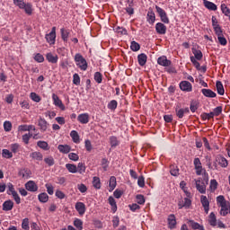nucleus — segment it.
Instances as JSON below:
<instances>
[{"instance_id":"24","label":"nucleus","mask_w":230,"mask_h":230,"mask_svg":"<svg viewBox=\"0 0 230 230\" xmlns=\"http://www.w3.org/2000/svg\"><path fill=\"white\" fill-rule=\"evenodd\" d=\"M146 21L149 24H154V22H155V13H154V11H148Z\"/></svg>"},{"instance_id":"60","label":"nucleus","mask_w":230,"mask_h":230,"mask_svg":"<svg viewBox=\"0 0 230 230\" xmlns=\"http://www.w3.org/2000/svg\"><path fill=\"white\" fill-rule=\"evenodd\" d=\"M4 129L5 132H10L12 130V122L4 121Z\"/></svg>"},{"instance_id":"38","label":"nucleus","mask_w":230,"mask_h":230,"mask_svg":"<svg viewBox=\"0 0 230 230\" xmlns=\"http://www.w3.org/2000/svg\"><path fill=\"white\" fill-rule=\"evenodd\" d=\"M74 226L77 230H82L84 229V221H82V219L76 218L74 221Z\"/></svg>"},{"instance_id":"61","label":"nucleus","mask_w":230,"mask_h":230,"mask_svg":"<svg viewBox=\"0 0 230 230\" xmlns=\"http://www.w3.org/2000/svg\"><path fill=\"white\" fill-rule=\"evenodd\" d=\"M213 116H220L222 114V106H217L212 111Z\"/></svg>"},{"instance_id":"44","label":"nucleus","mask_w":230,"mask_h":230,"mask_svg":"<svg viewBox=\"0 0 230 230\" xmlns=\"http://www.w3.org/2000/svg\"><path fill=\"white\" fill-rule=\"evenodd\" d=\"M2 155H3V157H4L5 159H12V157H13V155L12 152H10V150H8V149H3V151H2Z\"/></svg>"},{"instance_id":"56","label":"nucleus","mask_w":230,"mask_h":230,"mask_svg":"<svg viewBox=\"0 0 230 230\" xmlns=\"http://www.w3.org/2000/svg\"><path fill=\"white\" fill-rule=\"evenodd\" d=\"M31 136H33V135L28 133V134H24V135L22 137V141H23V143H24L25 145H28V144L30 143V139H31Z\"/></svg>"},{"instance_id":"50","label":"nucleus","mask_w":230,"mask_h":230,"mask_svg":"<svg viewBox=\"0 0 230 230\" xmlns=\"http://www.w3.org/2000/svg\"><path fill=\"white\" fill-rule=\"evenodd\" d=\"M111 191H113V190L116 188V178L114 176H111L110 178V183H109Z\"/></svg>"},{"instance_id":"41","label":"nucleus","mask_w":230,"mask_h":230,"mask_svg":"<svg viewBox=\"0 0 230 230\" xmlns=\"http://www.w3.org/2000/svg\"><path fill=\"white\" fill-rule=\"evenodd\" d=\"M18 175L20 177H22V179H28V177H30V171H28L26 169H22L19 171Z\"/></svg>"},{"instance_id":"20","label":"nucleus","mask_w":230,"mask_h":230,"mask_svg":"<svg viewBox=\"0 0 230 230\" xmlns=\"http://www.w3.org/2000/svg\"><path fill=\"white\" fill-rule=\"evenodd\" d=\"M13 209V201L6 200L3 203V211H12Z\"/></svg>"},{"instance_id":"37","label":"nucleus","mask_w":230,"mask_h":230,"mask_svg":"<svg viewBox=\"0 0 230 230\" xmlns=\"http://www.w3.org/2000/svg\"><path fill=\"white\" fill-rule=\"evenodd\" d=\"M170 173L173 177H178V175H179V167L177 165H171Z\"/></svg>"},{"instance_id":"2","label":"nucleus","mask_w":230,"mask_h":230,"mask_svg":"<svg viewBox=\"0 0 230 230\" xmlns=\"http://www.w3.org/2000/svg\"><path fill=\"white\" fill-rule=\"evenodd\" d=\"M194 170L196 172V175H202V173H206V169L202 167V162H200V158L196 157L193 160Z\"/></svg>"},{"instance_id":"46","label":"nucleus","mask_w":230,"mask_h":230,"mask_svg":"<svg viewBox=\"0 0 230 230\" xmlns=\"http://www.w3.org/2000/svg\"><path fill=\"white\" fill-rule=\"evenodd\" d=\"M93 186L96 188V190H100L102 188V182L98 177H93Z\"/></svg>"},{"instance_id":"29","label":"nucleus","mask_w":230,"mask_h":230,"mask_svg":"<svg viewBox=\"0 0 230 230\" xmlns=\"http://www.w3.org/2000/svg\"><path fill=\"white\" fill-rule=\"evenodd\" d=\"M217 206H219V208L229 204V202H227V200H226V198L222 195H220L217 198Z\"/></svg>"},{"instance_id":"53","label":"nucleus","mask_w":230,"mask_h":230,"mask_svg":"<svg viewBox=\"0 0 230 230\" xmlns=\"http://www.w3.org/2000/svg\"><path fill=\"white\" fill-rule=\"evenodd\" d=\"M110 143L112 147L118 146V145H119V141H118V137H111Z\"/></svg>"},{"instance_id":"26","label":"nucleus","mask_w":230,"mask_h":230,"mask_svg":"<svg viewBox=\"0 0 230 230\" xmlns=\"http://www.w3.org/2000/svg\"><path fill=\"white\" fill-rule=\"evenodd\" d=\"M58 149L59 152H61V154H69V152H71V146L67 145H59Z\"/></svg>"},{"instance_id":"23","label":"nucleus","mask_w":230,"mask_h":230,"mask_svg":"<svg viewBox=\"0 0 230 230\" xmlns=\"http://www.w3.org/2000/svg\"><path fill=\"white\" fill-rule=\"evenodd\" d=\"M230 213V204L221 206L220 215L226 217Z\"/></svg>"},{"instance_id":"28","label":"nucleus","mask_w":230,"mask_h":230,"mask_svg":"<svg viewBox=\"0 0 230 230\" xmlns=\"http://www.w3.org/2000/svg\"><path fill=\"white\" fill-rule=\"evenodd\" d=\"M137 60H138V64L139 66H145V64H146V60H147V57L146 54H139L137 56Z\"/></svg>"},{"instance_id":"42","label":"nucleus","mask_w":230,"mask_h":230,"mask_svg":"<svg viewBox=\"0 0 230 230\" xmlns=\"http://www.w3.org/2000/svg\"><path fill=\"white\" fill-rule=\"evenodd\" d=\"M86 167H85V164L84 163H79L77 164V172L80 173L81 175H84V173L85 172Z\"/></svg>"},{"instance_id":"30","label":"nucleus","mask_w":230,"mask_h":230,"mask_svg":"<svg viewBox=\"0 0 230 230\" xmlns=\"http://www.w3.org/2000/svg\"><path fill=\"white\" fill-rule=\"evenodd\" d=\"M66 168L69 172V173H77L78 172V170H77V167L75 164H66Z\"/></svg>"},{"instance_id":"25","label":"nucleus","mask_w":230,"mask_h":230,"mask_svg":"<svg viewBox=\"0 0 230 230\" xmlns=\"http://www.w3.org/2000/svg\"><path fill=\"white\" fill-rule=\"evenodd\" d=\"M70 137H72V141L74 143H80V135H78V132L76 130H72L70 132Z\"/></svg>"},{"instance_id":"48","label":"nucleus","mask_w":230,"mask_h":230,"mask_svg":"<svg viewBox=\"0 0 230 230\" xmlns=\"http://www.w3.org/2000/svg\"><path fill=\"white\" fill-rule=\"evenodd\" d=\"M117 108H118V102L116 100L111 101L110 103L108 104V109H110V111H116Z\"/></svg>"},{"instance_id":"51","label":"nucleus","mask_w":230,"mask_h":230,"mask_svg":"<svg viewBox=\"0 0 230 230\" xmlns=\"http://www.w3.org/2000/svg\"><path fill=\"white\" fill-rule=\"evenodd\" d=\"M44 162L46 163V164H48V166H53V164H55V159L53 158V156H48L44 159Z\"/></svg>"},{"instance_id":"22","label":"nucleus","mask_w":230,"mask_h":230,"mask_svg":"<svg viewBox=\"0 0 230 230\" xmlns=\"http://www.w3.org/2000/svg\"><path fill=\"white\" fill-rule=\"evenodd\" d=\"M217 162L218 163L219 165H221L222 168H227L229 163L227 162V159L224 156H218L217 158Z\"/></svg>"},{"instance_id":"45","label":"nucleus","mask_w":230,"mask_h":230,"mask_svg":"<svg viewBox=\"0 0 230 230\" xmlns=\"http://www.w3.org/2000/svg\"><path fill=\"white\" fill-rule=\"evenodd\" d=\"M197 109H199V101H191L190 110L191 112H196Z\"/></svg>"},{"instance_id":"7","label":"nucleus","mask_w":230,"mask_h":230,"mask_svg":"<svg viewBox=\"0 0 230 230\" xmlns=\"http://www.w3.org/2000/svg\"><path fill=\"white\" fill-rule=\"evenodd\" d=\"M175 113L179 119H182L185 114H190V108H176Z\"/></svg>"},{"instance_id":"10","label":"nucleus","mask_w":230,"mask_h":230,"mask_svg":"<svg viewBox=\"0 0 230 230\" xmlns=\"http://www.w3.org/2000/svg\"><path fill=\"white\" fill-rule=\"evenodd\" d=\"M200 203L204 208L205 213L208 215L209 213V199H208V197L202 195L200 197Z\"/></svg>"},{"instance_id":"43","label":"nucleus","mask_w":230,"mask_h":230,"mask_svg":"<svg viewBox=\"0 0 230 230\" xmlns=\"http://www.w3.org/2000/svg\"><path fill=\"white\" fill-rule=\"evenodd\" d=\"M31 157L32 159H35L36 161H42V155L40 154V152H33L31 154Z\"/></svg>"},{"instance_id":"14","label":"nucleus","mask_w":230,"mask_h":230,"mask_svg":"<svg viewBox=\"0 0 230 230\" xmlns=\"http://www.w3.org/2000/svg\"><path fill=\"white\" fill-rule=\"evenodd\" d=\"M46 59L50 64H57L58 62V56L57 54H53L51 52L47 53Z\"/></svg>"},{"instance_id":"34","label":"nucleus","mask_w":230,"mask_h":230,"mask_svg":"<svg viewBox=\"0 0 230 230\" xmlns=\"http://www.w3.org/2000/svg\"><path fill=\"white\" fill-rule=\"evenodd\" d=\"M38 199L40 202H42L43 204H45V202H48L49 200V196H48L46 192H42L39 194Z\"/></svg>"},{"instance_id":"59","label":"nucleus","mask_w":230,"mask_h":230,"mask_svg":"<svg viewBox=\"0 0 230 230\" xmlns=\"http://www.w3.org/2000/svg\"><path fill=\"white\" fill-rule=\"evenodd\" d=\"M94 80L97 84H102V73L100 72H96L94 74Z\"/></svg>"},{"instance_id":"12","label":"nucleus","mask_w":230,"mask_h":230,"mask_svg":"<svg viewBox=\"0 0 230 230\" xmlns=\"http://www.w3.org/2000/svg\"><path fill=\"white\" fill-rule=\"evenodd\" d=\"M157 64H159V66H163L164 67H168L169 66H172V61L168 60L165 56H162L158 58Z\"/></svg>"},{"instance_id":"58","label":"nucleus","mask_w":230,"mask_h":230,"mask_svg":"<svg viewBox=\"0 0 230 230\" xmlns=\"http://www.w3.org/2000/svg\"><path fill=\"white\" fill-rule=\"evenodd\" d=\"M31 99L32 102H36V103H39L40 102V96L37 94L36 93H31Z\"/></svg>"},{"instance_id":"9","label":"nucleus","mask_w":230,"mask_h":230,"mask_svg":"<svg viewBox=\"0 0 230 230\" xmlns=\"http://www.w3.org/2000/svg\"><path fill=\"white\" fill-rule=\"evenodd\" d=\"M167 222L169 229H175V227H177V219L175 218V215H169Z\"/></svg>"},{"instance_id":"6","label":"nucleus","mask_w":230,"mask_h":230,"mask_svg":"<svg viewBox=\"0 0 230 230\" xmlns=\"http://www.w3.org/2000/svg\"><path fill=\"white\" fill-rule=\"evenodd\" d=\"M180 89L185 91V93H191L193 86L191 85V83L188 81H181L180 83Z\"/></svg>"},{"instance_id":"4","label":"nucleus","mask_w":230,"mask_h":230,"mask_svg":"<svg viewBox=\"0 0 230 230\" xmlns=\"http://www.w3.org/2000/svg\"><path fill=\"white\" fill-rule=\"evenodd\" d=\"M155 10L157 13L159 14V17L162 21V22H164V24H169L170 23V19L168 18V15L166 14V11L159 5H155Z\"/></svg>"},{"instance_id":"64","label":"nucleus","mask_w":230,"mask_h":230,"mask_svg":"<svg viewBox=\"0 0 230 230\" xmlns=\"http://www.w3.org/2000/svg\"><path fill=\"white\" fill-rule=\"evenodd\" d=\"M73 84L75 85H79L80 84V75H78V74H74V75H73Z\"/></svg>"},{"instance_id":"63","label":"nucleus","mask_w":230,"mask_h":230,"mask_svg":"<svg viewBox=\"0 0 230 230\" xmlns=\"http://www.w3.org/2000/svg\"><path fill=\"white\" fill-rule=\"evenodd\" d=\"M34 60L40 64V63L44 62V56H42V54H40V53H38L35 55Z\"/></svg>"},{"instance_id":"40","label":"nucleus","mask_w":230,"mask_h":230,"mask_svg":"<svg viewBox=\"0 0 230 230\" xmlns=\"http://www.w3.org/2000/svg\"><path fill=\"white\" fill-rule=\"evenodd\" d=\"M22 228L23 230H30V219L28 217H25L22 221Z\"/></svg>"},{"instance_id":"19","label":"nucleus","mask_w":230,"mask_h":230,"mask_svg":"<svg viewBox=\"0 0 230 230\" xmlns=\"http://www.w3.org/2000/svg\"><path fill=\"white\" fill-rule=\"evenodd\" d=\"M25 188L28 191H37L39 190V186L33 181H30L25 184Z\"/></svg>"},{"instance_id":"52","label":"nucleus","mask_w":230,"mask_h":230,"mask_svg":"<svg viewBox=\"0 0 230 230\" xmlns=\"http://www.w3.org/2000/svg\"><path fill=\"white\" fill-rule=\"evenodd\" d=\"M217 40H218L219 44H221V46L227 45V40L226 39V37H224L223 34L217 36Z\"/></svg>"},{"instance_id":"62","label":"nucleus","mask_w":230,"mask_h":230,"mask_svg":"<svg viewBox=\"0 0 230 230\" xmlns=\"http://www.w3.org/2000/svg\"><path fill=\"white\" fill-rule=\"evenodd\" d=\"M117 33H119L120 35H128V31L127 29L123 28V27H117L116 29Z\"/></svg>"},{"instance_id":"17","label":"nucleus","mask_w":230,"mask_h":230,"mask_svg":"<svg viewBox=\"0 0 230 230\" xmlns=\"http://www.w3.org/2000/svg\"><path fill=\"white\" fill-rule=\"evenodd\" d=\"M203 4L205 8H207L208 10H211L212 12H217V4H215V3L213 2L203 0Z\"/></svg>"},{"instance_id":"21","label":"nucleus","mask_w":230,"mask_h":230,"mask_svg":"<svg viewBox=\"0 0 230 230\" xmlns=\"http://www.w3.org/2000/svg\"><path fill=\"white\" fill-rule=\"evenodd\" d=\"M202 94L206 96V98H216L217 93L209 89H202L201 90Z\"/></svg>"},{"instance_id":"15","label":"nucleus","mask_w":230,"mask_h":230,"mask_svg":"<svg viewBox=\"0 0 230 230\" xmlns=\"http://www.w3.org/2000/svg\"><path fill=\"white\" fill-rule=\"evenodd\" d=\"M195 184L199 193H206V184L200 180H195Z\"/></svg>"},{"instance_id":"27","label":"nucleus","mask_w":230,"mask_h":230,"mask_svg":"<svg viewBox=\"0 0 230 230\" xmlns=\"http://www.w3.org/2000/svg\"><path fill=\"white\" fill-rule=\"evenodd\" d=\"M216 87H217V93L220 94V96H224L226 90H224V84H222V82L217 81L216 83Z\"/></svg>"},{"instance_id":"8","label":"nucleus","mask_w":230,"mask_h":230,"mask_svg":"<svg viewBox=\"0 0 230 230\" xmlns=\"http://www.w3.org/2000/svg\"><path fill=\"white\" fill-rule=\"evenodd\" d=\"M52 100H53L54 105H56V107H59V109H61V111H66V106L64 105V103H62V101L60 100V98H58V95L53 93Z\"/></svg>"},{"instance_id":"5","label":"nucleus","mask_w":230,"mask_h":230,"mask_svg":"<svg viewBox=\"0 0 230 230\" xmlns=\"http://www.w3.org/2000/svg\"><path fill=\"white\" fill-rule=\"evenodd\" d=\"M45 39L49 44H55V40L57 39V28L53 27L50 33L47 34Z\"/></svg>"},{"instance_id":"11","label":"nucleus","mask_w":230,"mask_h":230,"mask_svg":"<svg viewBox=\"0 0 230 230\" xmlns=\"http://www.w3.org/2000/svg\"><path fill=\"white\" fill-rule=\"evenodd\" d=\"M38 125H39L40 130H41V132H46V130H48V128H49V123H48V121H46L42 118L39 119Z\"/></svg>"},{"instance_id":"35","label":"nucleus","mask_w":230,"mask_h":230,"mask_svg":"<svg viewBox=\"0 0 230 230\" xmlns=\"http://www.w3.org/2000/svg\"><path fill=\"white\" fill-rule=\"evenodd\" d=\"M189 224H190V227L194 230L199 229V230H204V227L200 226V224L193 221V220H189Z\"/></svg>"},{"instance_id":"13","label":"nucleus","mask_w":230,"mask_h":230,"mask_svg":"<svg viewBox=\"0 0 230 230\" xmlns=\"http://www.w3.org/2000/svg\"><path fill=\"white\" fill-rule=\"evenodd\" d=\"M156 33L158 35H165L166 34V25H164L163 22H158L155 25Z\"/></svg>"},{"instance_id":"31","label":"nucleus","mask_w":230,"mask_h":230,"mask_svg":"<svg viewBox=\"0 0 230 230\" xmlns=\"http://www.w3.org/2000/svg\"><path fill=\"white\" fill-rule=\"evenodd\" d=\"M108 200H109V204L111 206V211H113V213H116V211H118V206L116 205V199H114V198L112 196H111Z\"/></svg>"},{"instance_id":"47","label":"nucleus","mask_w":230,"mask_h":230,"mask_svg":"<svg viewBox=\"0 0 230 230\" xmlns=\"http://www.w3.org/2000/svg\"><path fill=\"white\" fill-rule=\"evenodd\" d=\"M45 188H47V193L49 195H53L55 193V187L51 183L45 184Z\"/></svg>"},{"instance_id":"36","label":"nucleus","mask_w":230,"mask_h":230,"mask_svg":"<svg viewBox=\"0 0 230 230\" xmlns=\"http://www.w3.org/2000/svg\"><path fill=\"white\" fill-rule=\"evenodd\" d=\"M208 223L213 227H215V226H217V216H215V213H213V212L210 213L209 217H208Z\"/></svg>"},{"instance_id":"33","label":"nucleus","mask_w":230,"mask_h":230,"mask_svg":"<svg viewBox=\"0 0 230 230\" xmlns=\"http://www.w3.org/2000/svg\"><path fill=\"white\" fill-rule=\"evenodd\" d=\"M192 53L194 55V58H196L197 60H202L203 55L201 50L192 48Z\"/></svg>"},{"instance_id":"54","label":"nucleus","mask_w":230,"mask_h":230,"mask_svg":"<svg viewBox=\"0 0 230 230\" xmlns=\"http://www.w3.org/2000/svg\"><path fill=\"white\" fill-rule=\"evenodd\" d=\"M13 4H15V6H18L19 8H21V10H22L26 3H24V1L22 0H13Z\"/></svg>"},{"instance_id":"32","label":"nucleus","mask_w":230,"mask_h":230,"mask_svg":"<svg viewBox=\"0 0 230 230\" xmlns=\"http://www.w3.org/2000/svg\"><path fill=\"white\" fill-rule=\"evenodd\" d=\"M22 10H24V12H25V13H27V15H31V13H33V5H31V4H30V3L25 4Z\"/></svg>"},{"instance_id":"18","label":"nucleus","mask_w":230,"mask_h":230,"mask_svg":"<svg viewBox=\"0 0 230 230\" xmlns=\"http://www.w3.org/2000/svg\"><path fill=\"white\" fill-rule=\"evenodd\" d=\"M75 209L79 215H85V204L84 202H76Z\"/></svg>"},{"instance_id":"16","label":"nucleus","mask_w":230,"mask_h":230,"mask_svg":"<svg viewBox=\"0 0 230 230\" xmlns=\"http://www.w3.org/2000/svg\"><path fill=\"white\" fill-rule=\"evenodd\" d=\"M77 121H79V123H82L83 125H87V123H89V114L88 113L79 114L77 117Z\"/></svg>"},{"instance_id":"57","label":"nucleus","mask_w":230,"mask_h":230,"mask_svg":"<svg viewBox=\"0 0 230 230\" xmlns=\"http://www.w3.org/2000/svg\"><path fill=\"white\" fill-rule=\"evenodd\" d=\"M37 145L40 148H42V150L49 149L48 148L49 145H48V142H46V141H38Z\"/></svg>"},{"instance_id":"49","label":"nucleus","mask_w":230,"mask_h":230,"mask_svg":"<svg viewBox=\"0 0 230 230\" xmlns=\"http://www.w3.org/2000/svg\"><path fill=\"white\" fill-rule=\"evenodd\" d=\"M221 11H222V13H224V15L229 16L230 9L229 7H227L226 4H221Z\"/></svg>"},{"instance_id":"39","label":"nucleus","mask_w":230,"mask_h":230,"mask_svg":"<svg viewBox=\"0 0 230 230\" xmlns=\"http://www.w3.org/2000/svg\"><path fill=\"white\" fill-rule=\"evenodd\" d=\"M61 38L64 40V42H67V40L69 39V31L61 29Z\"/></svg>"},{"instance_id":"1","label":"nucleus","mask_w":230,"mask_h":230,"mask_svg":"<svg viewBox=\"0 0 230 230\" xmlns=\"http://www.w3.org/2000/svg\"><path fill=\"white\" fill-rule=\"evenodd\" d=\"M75 62L77 67L81 69V71H87V67H88L87 60L84 58V56H82V54L77 53L75 55Z\"/></svg>"},{"instance_id":"3","label":"nucleus","mask_w":230,"mask_h":230,"mask_svg":"<svg viewBox=\"0 0 230 230\" xmlns=\"http://www.w3.org/2000/svg\"><path fill=\"white\" fill-rule=\"evenodd\" d=\"M7 193L9 195H12L13 200L16 202V204H21V197H19V193L15 191V188L13 187V184L8 183L7 184Z\"/></svg>"},{"instance_id":"55","label":"nucleus","mask_w":230,"mask_h":230,"mask_svg":"<svg viewBox=\"0 0 230 230\" xmlns=\"http://www.w3.org/2000/svg\"><path fill=\"white\" fill-rule=\"evenodd\" d=\"M130 48L132 51H139V49H141V46H139V43L136 41H132Z\"/></svg>"}]
</instances>
